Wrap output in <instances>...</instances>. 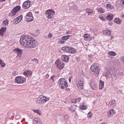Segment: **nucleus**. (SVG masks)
Returning <instances> with one entry per match:
<instances>
[{
  "label": "nucleus",
  "instance_id": "obj_39",
  "mask_svg": "<svg viewBox=\"0 0 124 124\" xmlns=\"http://www.w3.org/2000/svg\"><path fill=\"white\" fill-rule=\"evenodd\" d=\"M18 72L16 71H14L12 73L13 75L14 76H16L18 74Z\"/></svg>",
  "mask_w": 124,
  "mask_h": 124
},
{
  "label": "nucleus",
  "instance_id": "obj_8",
  "mask_svg": "<svg viewBox=\"0 0 124 124\" xmlns=\"http://www.w3.org/2000/svg\"><path fill=\"white\" fill-rule=\"evenodd\" d=\"M26 79L23 77L18 76L15 78V82L18 84H22L25 82Z\"/></svg>",
  "mask_w": 124,
  "mask_h": 124
},
{
  "label": "nucleus",
  "instance_id": "obj_38",
  "mask_svg": "<svg viewBox=\"0 0 124 124\" xmlns=\"http://www.w3.org/2000/svg\"><path fill=\"white\" fill-rule=\"evenodd\" d=\"M20 116L19 115V114H17V115L15 116V118L16 120H17L20 118Z\"/></svg>",
  "mask_w": 124,
  "mask_h": 124
},
{
  "label": "nucleus",
  "instance_id": "obj_52",
  "mask_svg": "<svg viewBox=\"0 0 124 124\" xmlns=\"http://www.w3.org/2000/svg\"><path fill=\"white\" fill-rule=\"evenodd\" d=\"M120 17L122 18H124V14H122L120 15Z\"/></svg>",
  "mask_w": 124,
  "mask_h": 124
},
{
  "label": "nucleus",
  "instance_id": "obj_11",
  "mask_svg": "<svg viewBox=\"0 0 124 124\" xmlns=\"http://www.w3.org/2000/svg\"><path fill=\"white\" fill-rule=\"evenodd\" d=\"M49 97L47 98L42 95H40L37 98V101H48L49 100Z\"/></svg>",
  "mask_w": 124,
  "mask_h": 124
},
{
  "label": "nucleus",
  "instance_id": "obj_53",
  "mask_svg": "<svg viewBox=\"0 0 124 124\" xmlns=\"http://www.w3.org/2000/svg\"><path fill=\"white\" fill-rule=\"evenodd\" d=\"M55 76L53 75L52 76H51V79L53 81H54V79H53V78H54V77H55Z\"/></svg>",
  "mask_w": 124,
  "mask_h": 124
},
{
  "label": "nucleus",
  "instance_id": "obj_7",
  "mask_svg": "<svg viewBox=\"0 0 124 124\" xmlns=\"http://www.w3.org/2000/svg\"><path fill=\"white\" fill-rule=\"evenodd\" d=\"M25 19L27 22H29L33 20V17L31 12H29L27 13L25 16Z\"/></svg>",
  "mask_w": 124,
  "mask_h": 124
},
{
  "label": "nucleus",
  "instance_id": "obj_24",
  "mask_svg": "<svg viewBox=\"0 0 124 124\" xmlns=\"http://www.w3.org/2000/svg\"><path fill=\"white\" fill-rule=\"evenodd\" d=\"M14 50L15 51L17 52V54H21L22 52V49L18 48H16Z\"/></svg>",
  "mask_w": 124,
  "mask_h": 124
},
{
  "label": "nucleus",
  "instance_id": "obj_35",
  "mask_svg": "<svg viewBox=\"0 0 124 124\" xmlns=\"http://www.w3.org/2000/svg\"><path fill=\"white\" fill-rule=\"evenodd\" d=\"M0 64L1 65V67L3 68L6 65V64L2 61V60L0 62Z\"/></svg>",
  "mask_w": 124,
  "mask_h": 124
},
{
  "label": "nucleus",
  "instance_id": "obj_29",
  "mask_svg": "<svg viewBox=\"0 0 124 124\" xmlns=\"http://www.w3.org/2000/svg\"><path fill=\"white\" fill-rule=\"evenodd\" d=\"M108 54H109V57L110 55L111 56H114L116 55V54L114 52L112 51H110L108 53Z\"/></svg>",
  "mask_w": 124,
  "mask_h": 124
},
{
  "label": "nucleus",
  "instance_id": "obj_5",
  "mask_svg": "<svg viewBox=\"0 0 124 124\" xmlns=\"http://www.w3.org/2000/svg\"><path fill=\"white\" fill-rule=\"evenodd\" d=\"M55 13V12L53 10L48 9L46 12V16L48 19H51L53 18Z\"/></svg>",
  "mask_w": 124,
  "mask_h": 124
},
{
  "label": "nucleus",
  "instance_id": "obj_36",
  "mask_svg": "<svg viewBox=\"0 0 124 124\" xmlns=\"http://www.w3.org/2000/svg\"><path fill=\"white\" fill-rule=\"evenodd\" d=\"M31 62H34L35 64L37 63L38 62V60L37 59H33L31 60Z\"/></svg>",
  "mask_w": 124,
  "mask_h": 124
},
{
  "label": "nucleus",
  "instance_id": "obj_10",
  "mask_svg": "<svg viewBox=\"0 0 124 124\" xmlns=\"http://www.w3.org/2000/svg\"><path fill=\"white\" fill-rule=\"evenodd\" d=\"M31 1L27 0L24 2L23 4L22 7L24 9H27L30 7Z\"/></svg>",
  "mask_w": 124,
  "mask_h": 124
},
{
  "label": "nucleus",
  "instance_id": "obj_2",
  "mask_svg": "<svg viewBox=\"0 0 124 124\" xmlns=\"http://www.w3.org/2000/svg\"><path fill=\"white\" fill-rule=\"evenodd\" d=\"M100 70V69L99 67L97 66L94 65V66H92L90 69L91 71H92L93 74L96 76H98L99 75V72Z\"/></svg>",
  "mask_w": 124,
  "mask_h": 124
},
{
  "label": "nucleus",
  "instance_id": "obj_64",
  "mask_svg": "<svg viewBox=\"0 0 124 124\" xmlns=\"http://www.w3.org/2000/svg\"><path fill=\"white\" fill-rule=\"evenodd\" d=\"M100 124H105V123H102Z\"/></svg>",
  "mask_w": 124,
  "mask_h": 124
},
{
  "label": "nucleus",
  "instance_id": "obj_50",
  "mask_svg": "<svg viewBox=\"0 0 124 124\" xmlns=\"http://www.w3.org/2000/svg\"><path fill=\"white\" fill-rule=\"evenodd\" d=\"M124 74L123 72H119L118 74V75H122L123 76V75Z\"/></svg>",
  "mask_w": 124,
  "mask_h": 124
},
{
  "label": "nucleus",
  "instance_id": "obj_42",
  "mask_svg": "<svg viewBox=\"0 0 124 124\" xmlns=\"http://www.w3.org/2000/svg\"><path fill=\"white\" fill-rule=\"evenodd\" d=\"M64 117V118L65 120H66L67 119L68 117V115H65L64 116H63Z\"/></svg>",
  "mask_w": 124,
  "mask_h": 124
},
{
  "label": "nucleus",
  "instance_id": "obj_17",
  "mask_svg": "<svg viewBox=\"0 0 124 124\" xmlns=\"http://www.w3.org/2000/svg\"><path fill=\"white\" fill-rule=\"evenodd\" d=\"M69 58V57L68 56L65 55H62L61 57V59L63 61L66 62L68 61Z\"/></svg>",
  "mask_w": 124,
  "mask_h": 124
},
{
  "label": "nucleus",
  "instance_id": "obj_62",
  "mask_svg": "<svg viewBox=\"0 0 124 124\" xmlns=\"http://www.w3.org/2000/svg\"><path fill=\"white\" fill-rule=\"evenodd\" d=\"M111 39H113V37L112 36H111Z\"/></svg>",
  "mask_w": 124,
  "mask_h": 124
},
{
  "label": "nucleus",
  "instance_id": "obj_43",
  "mask_svg": "<svg viewBox=\"0 0 124 124\" xmlns=\"http://www.w3.org/2000/svg\"><path fill=\"white\" fill-rule=\"evenodd\" d=\"M70 9L73 10L74 11H76V10H75L76 9L75 8V7L73 8V6H72V7H71L70 8Z\"/></svg>",
  "mask_w": 124,
  "mask_h": 124
},
{
  "label": "nucleus",
  "instance_id": "obj_47",
  "mask_svg": "<svg viewBox=\"0 0 124 124\" xmlns=\"http://www.w3.org/2000/svg\"><path fill=\"white\" fill-rule=\"evenodd\" d=\"M59 42L61 44H63L65 42V41H63V40H60L59 41Z\"/></svg>",
  "mask_w": 124,
  "mask_h": 124
},
{
  "label": "nucleus",
  "instance_id": "obj_14",
  "mask_svg": "<svg viewBox=\"0 0 124 124\" xmlns=\"http://www.w3.org/2000/svg\"><path fill=\"white\" fill-rule=\"evenodd\" d=\"M83 81H81L79 82L77 84L78 88L80 90H82L83 89Z\"/></svg>",
  "mask_w": 124,
  "mask_h": 124
},
{
  "label": "nucleus",
  "instance_id": "obj_45",
  "mask_svg": "<svg viewBox=\"0 0 124 124\" xmlns=\"http://www.w3.org/2000/svg\"><path fill=\"white\" fill-rule=\"evenodd\" d=\"M81 100V99L80 98H76L74 100V101H80V100Z\"/></svg>",
  "mask_w": 124,
  "mask_h": 124
},
{
  "label": "nucleus",
  "instance_id": "obj_4",
  "mask_svg": "<svg viewBox=\"0 0 124 124\" xmlns=\"http://www.w3.org/2000/svg\"><path fill=\"white\" fill-rule=\"evenodd\" d=\"M58 82L61 89L66 88L68 87V83L67 81L64 78H61L59 80Z\"/></svg>",
  "mask_w": 124,
  "mask_h": 124
},
{
  "label": "nucleus",
  "instance_id": "obj_18",
  "mask_svg": "<svg viewBox=\"0 0 124 124\" xmlns=\"http://www.w3.org/2000/svg\"><path fill=\"white\" fill-rule=\"evenodd\" d=\"M106 17L107 20L110 21L113 18V15L112 14H110L108 15Z\"/></svg>",
  "mask_w": 124,
  "mask_h": 124
},
{
  "label": "nucleus",
  "instance_id": "obj_48",
  "mask_svg": "<svg viewBox=\"0 0 124 124\" xmlns=\"http://www.w3.org/2000/svg\"><path fill=\"white\" fill-rule=\"evenodd\" d=\"M36 33L39 34L40 33V31L39 30H36L35 32Z\"/></svg>",
  "mask_w": 124,
  "mask_h": 124
},
{
  "label": "nucleus",
  "instance_id": "obj_61",
  "mask_svg": "<svg viewBox=\"0 0 124 124\" xmlns=\"http://www.w3.org/2000/svg\"><path fill=\"white\" fill-rule=\"evenodd\" d=\"M71 78H69V81L70 82H71Z\"/></svg>",
  "mask_w": 124,
  "mask_h": 124
},
{
  "label": "nucleus",
  "instance_id": "obj_9",
  "mask_svg": "<svg viewBox=\"0 0 124 124\" xmlns=\"http://www.w3.org/2000/svg\"><path fill=\"white\" fill-rule=\"evenodd\" d=\"M55 64L57 66L58 69L60 70L62 69L64 66V63L62 62H60L59 60H56V61Z\"/></svg>",
  "mask_w": 124,
  "mask_h": 124
},
{
  "label": "nucleus",
  "instance_id": "obj_44",
  "mask_svg": "<svg viewBox=\"0 0 124 124\" xmlns=\"http://www.w3.org/2000/svg\"><path fill=\"white\" fill-rule=\"evenodd\" d=\"M52 36V33H49L48 36V37L49 38H51Z\"/></svg>",
  "mask_w": 124,
  "mask_h": 124
},
{
  "label": "nucleus",
  "instance_id": "obj_28",
  "mask_svg": "<svg viewBox=\"0 0 124 124\" xmlns=\"http://www.w3.org/2000/svg\"><path fill=\"white\" fill-rule=\"evenodd\" d=\"M114 21L115 23H117L118 24H119L120 23V19L117 18H115L114 20Z\"/></svg>",
  "mask_w": 124,
  "mask_h": 124
},
{
  "label": "nucleus",
  "instance_id": "obj_49",
  "mask_svg": "<svg viewBox=\"0 0 124 124\" xmlns=\"http://www.w3.org/2000/svg\"><path fill=\"white\" fill-rule=\"evenodd\" d=\"M73 8L75 7V8L76 9V10H76H76H77L78 9V7H77V6H76L75 5H73Z\"/></svg>",
  "mask_w": 124,
  "mask_h": 124
},
{
  "label": "nucleus",
  "instance_id": "obj_56",
  "mask_svg": "<svg viewBox=\"0 0 124 124\" xmlns=\"http://www.w3.org/2000/svg\"><path fill=\"white\" fill-rule=\"evenodd\" d=\"M72 103H77V101H71Z\"/></svg>",
  "mask_w": 124,
  "mask_h": 124
},
{
  "label": "nucleus",
  "instance_id": "obj_63",
  "mask_svg": "<svg viewBox=\"0 0 124 124\" xmlns=\"http://www.w3.org/2000/svg\"><path fill=\"white\" fill-rule=\"evenodd\" d=\"M109 25L110 26H111L112 25L110 23H109Z\"/></svg>",
  "mask_w": 124,
  "mask_h": 124
},
{
  "label": "nucleus",
  "instance_id": "obj_32",
  "mask_svg": "<svg viewBox=\"0 0 124 124\" xmlns=\"http://www.w3.org/2000/svg\"><path fill=\"white\" fill-rule=\"evenodd\" d=\"M33 111L37 113L38 115H41V111L39 109H37V110H35L34 109H32Z\"/></svg>",
  "mask_w": 124,
  "mask_h": 124
},
{
  "label": "nucleus",
  "instance_id": "obj_21",
  "mask_svg": "<svg viewBox=\"0 0 124 124\" xmlns=\"http://www.w3.org/2000/svg\"><path fill=\"white\" fill-rule=\"evenodd\" d=\"M104 84V82L102 81L101 80H100L99 81V89L100 90H102Z\"/></svg>",
  "mask_w": 124,
  "mask_h": 124
},
{
  "label": "nucleus",
  "instance_id": "obj_55",
  "mask_svg": "<svg viewBox=\"0 0 124 124\" xmlns=\"http://www.w3.org/2000/svg\"><path fill=\"white\" fill-rule=\"evenodd\" d=\"M49 75L48 74H47L46 75V78H48V77H49Z\"/></svg>",
  "mask_w": 124,
  "mask_h": 124
},
{
  "label": "nucleus",
  "instance_id": "obj_41",
  "mask_svg": "<svg viewBox=\"0 0 124 124\" xmlns=\"http://www.w3.org/2000/svg\"><path fill=\"white\" fill-rule=\"evenodd\" d=\"M87 115L88 117H91L92 116V113L90 112L88 113Z\"/></svg>",
  "mask_w": 124,
  "mask_h": 124
},
{
  "label": "nucleus",
  "instance_id": "obj_6",
  "mask_svg": "<svg viewBox=\"0 0 124 124\" xmlns=\"http://www.w3.org/2000/svg\"><path fill=\"white\" fill-rule=\"evenodd\" d=\"M21 9L20 6H17L11 11L10 12V16H15L17 12Z\"/></svg>",
  "mask_w": 124,
  "mask_h": 124
},
{
  "label": "nucleus",
  "instance_id": "obj_40",
  "mask_svg": "<svg viewBox=\"0 0 124 124\" xmlns=\"http://www.w3.org/2000/svg\"><path fill=\"white\" fill-rule=\"evenodd\" d=\"M99 18L100 19L102 20L103 21L105 20V19L104 18V17H103L101 16H99Z\"/></svg>",
  "mask_w": 124,
  "mask_h": 124
},
{
  "label": "nucleus",
  "instance_id": "obj_27",
  "mask_svg": "<svg viewBox=\"0 0 124 124\" xmlns=\"http://www.w3.org/2000/svg\"><path fill=\"white\" fill-rule=\"evenodd\" d=\"M106 7L108 9H112L114 8H113V6L112 5H111L109 4H108L107 5Z\"/></svg>",
  "mask_w": 124,
  "mask_h": 124
},
{
  "label": "nucleus",
  "instance_id": "obj_59",
  "mask_svg": "<svg viewBox=\"0 0 124 124\" xmlns=\"http://www.w3.org/2000/svg\"><path fill=\"white\" fill-rule=\"evenodd\" d=\"M6 0H0V2H2L5 1Z\"/></svg>",
  "mask_w": 124,
  "mask_h": 124
},
{
  "label": "nucleus",
  "instance_id": "obj_3",
  "mask_svg": "<svg viewBox=\"0 0 124 124\" xmlns=\"http://www.w3.org/2000/svg\"><path fill=\"white\" fill-rule=\"evenodd\" d=\"M62 50L64 51L71 54H74L76 52V49L70 46H64L62 48Z\"/></svg>",
  "mask_w": 124,
  "mask_h": 124
},
{
  "label": "nucleus",
  "instance_id": "obj_15",
  "mask_svg": "<svg viewBox=\"0 0 124 124\" xmlns=\"http://www.w3.org/2000/svg\"><path fill=\"white\" fill-rule=\"evenodd\" d=\"M114 114H115V110L113 109H111L108 112V117L110 116H112Z\"/></svg>",
  "mask_w": 124,
  "mask_h": 124
},
{
  "label": "nucleus",
  "instance_id": "obj_19",
  "mask_svg": "<svg viewBox=\"0 0 124 124\" xmlns=\"http://www.w3.org/2000/svg\"><path fill=\"white\" fill-rule=\"evenodd\" d=\"M90 85L91 88L93 90H96L97 88L96 85L95 83L91 82Z\"/></svg>",
  "mask_w": 124,
  "mask_h": 124
},
{
  "label": "nucleus",
  "instance_id": "obj_25",
  "mask_svg": "<svg viewBox=\"0 0 124 124\" xmlns=\"http://www.w3.org/2000/svg\"><path fill=\"white\" fill-rule=\"evenodd\" d=\"M70 37V35L64 36L62 37V39L63 40H67L68 39H69Z\"/></svg>",
  "mask_w": 124,
  "mask_h": 124
},
{
  "label": "nucleus",
  "instance_id": "obj_31",
  "mask_svg": "<svg viewBox=\"0 0 124 124\" xmlns=\"http://www.w3.org/2000/svg\"><path fill=\"white\" fill-rule=\"evenodd\" d=\"M83 37L87 41L89 37V35L88 34H85L83 36Z\"/></svg>",
  "mask_w": 124,
  "mask_h": 124
},
{
  "label": "nucleus",
  "instance_id": "obj_23",
  "mask_svg": "<svg viewBox=\"0 0 124 124\" xmlns=\"http://www.w3.org/2000/svg\"><path fill=\"white\" fill-rule=\"evenodd\" d=\"M34 120L36 122V124H42V122L39 119L35 118Z\"/></svg>",
  "mask_w": 124,
  "mask_h": 124
},
{
  "label": "nucleus",
  "instance_id": "obj_60",
  "mask_svg": "<svg viewBox=\"0 0 124 124\" xmlns=\"http://www.w3.org/2000/svg\"><path fill=\"white\" fill-rule=\"evenodd\" d=\"M75 110L74 109H72L71 110V112H75Z\"/></svg>",
  "mask_w": 124,
  "mask_h": 124
},
{
  "label": "nucleus",
  "instance_id": "obj_57",
  "mask_svg": "<svg viewBox=\"0 0 124 124\" xmlns=\"http://www.w3.org/2000/svg\"><path fill=\"white\" fill-rule=\"evenodd\" d=\"M66 90L67 91H70V89L69 88H68L66 89Z\"/></svg>",
  "mask_w": 124,
  "mask_h": 124
},
{
  "label": "nucleus",
  "instance_id": "obj_33",
  "mask_svg": "<svg viewBox=\"0 0 124 124\" xmlns=\"http://www.w3.org/2000/svg\"><path fill=\"white\" fill-rule=\"evenodd\" d=\"M86 12L88 14H91L92 13V10L91 9L87 8L86 9Z\"/></svg>",
  "mask_w": 124,
  "mask_h": 124
},
{
  "label": "nucleus",
  "instance_id": "obj_51",
  "mask_svg": "<svg viewBox=\"0 0 124 124\" xmlns=\"http://www.w3.org/2000/svg\"><path fill=\"white\" fill-rule=\"evenodd\" d=\"M66 34H68L71 33V32L70 31H66Z\"/></svg>",
  "mask_w": 124,
  "mask_h": 124
},
{
  "label": "nucleus",
  "instance_id": "obj_12",
  "mask_svg": "<svg viewBox=\"0 0 124 124\" xmlns=\"http://www.w3.org/2000/svg\"><path fill=\"white\" fill-rule=\"evenodd\" d=\"M23 16L22 15H20L15 19L14 20V23L16 24L19 23L22 19Z\"/></svg>",
  "mask_w": 124,
  "mask_h": 124
},
{
  "label": "nucleus",
  "instance_id": "obj_16",
  "mask_svg": "<svg viewBox=\"0 0 124 124\" xmlns=\"http://www.w3.org/2000/svg\"><path fill=\"white\" fill-rule=\"evenodd\" d=\"M7 28L6 27H2L0 29V35L1 36L4 35V33L6 31Z\"/></svg>",
  "mask_w": 124,
  "mask_h": 124
},
{
  "label": "nucleus",
  "instance_id": "obj_46",
  "mask_svg": "<svg viewBox=\"0 0 124 124\" xmlns=\"http://www.w3.org/2000/svg\"><path fill=\"white\" fill-rule=\"evenodd\" d=\"M120 60L122 61V62L123 63V62L124 61V57H121L120 58Z\"/></svg>",
  "mask_w": 124,
  "mask_h": 124
},
{
  "label": "nucleus",
  "instance_id": "obj_30",
  "mask_svg": "<svg viewBox=\"0 0 124 124\" xmlns=\"http://www.w3.org/2000/svg\"><path fill=\"white\" fill-rule=\"evenodd\" d=\"M106 73L104 74V75L106 77H107L110 74V71L108 69H107L106 70Z\"/></svg>",
  "mask_w": 124,
  "mask_h": 124
},
{
  "label": "nucleus",
  "instance_id": "obj_13",
  "mask_svg": "<svg viewBox=\"0 0 124 124\" xmlns=\"http://www.w3.org/2000/svg\"><path fill=\"white\" fill-rule=\"evenodd\" d=\"M32 74V72L30 70H25L23 73L24 75L26 77L31 76Z\"/></svg>",
  "mask_w": 124,
  "mask_h": 124
},
{
  "label": "nucleus",
  "instance_id": "obj_22",
  "mask_svg": "<svg viewBox=\"0 0 124 124\" xmlns=\"http://www.w3.org/2000/svg\"><path fill=\"white\" fill-rule=\"evenodd\" d=\"M104 33L106 35L108 36L109 35V36L110 35L111 33V31L110 30H106L104 31Z\"/></svg>",
  "mask_w": 124,
  "mask_h": 124
},
{
  "label": "nucleus",
  "instance_id": "obj_58",
  "mask_svg": "<svg viewBox=\"0 0 124 124\" xmlns=\"http://www.w3.org/2000/svg\"><path fill=\"white\" fill-rule=\"evenodd\" d=\"M87 91L85 90H84V91H83V93H87Z\"/></svg>",
  "mask_w": 124,
  "mask_h": 124
},
{
  "label": "nucleus",
  "instance_id": "obj_34",
  "mask_svg": "<svg viewBox=\"0 0 124 124\" xmlns=\"http://www.w3.org/2000/svg\"><path fill=\"white\" fill-rule=\"evenodd\" d=\"M9 21L7 20H5L2 22L3 24H4L5 26H7L8 24Z\"/></svg>",
  "mask_w": 124,
  "mask_h": 124
},
{
  "label": "nucleus",
  "instance_id": "obj_26",
  "mask_svg": "<svg viewBox=\"0 0 124 124\" xmlns=\"http://www.w3.org/2000/svg\"><path fill=\"white\" fill-rule=\"evenodd\" d=\"M80 108L81 110H85L87 109V107L84 105H81L80 106Z\"/></svg>",
  "mask_w": 124,
  "mask_h": 124
},
{
  "label": "nucleus",
  "instance_id": "obj_54",
  "mask_svg": "<svg viewBox=\"0 0 124 124\" xmlns=\"http://www.w3.org/2000/svg\"><path fill=\"white\" fill-rule=\"evenodd\" d=\"M46 101H45V102H44V101H43H43H41V102H39V103H42V104H43L44 103V102L45 103H46Z\"/></svg>",
  "mask_w": 124,
  "mask_h": 124
},
{
  "label": "nucleus",
  "instance_id": "obj_1",
  "mask_svg": "<svg viewBox=\"0 0 124 124\" xmlns=\"http://www.w3.org/2000/svg\"><path fill=\"white\" fill-rule=\"evenodd\" d=\"M20 42L21 44L24 47H28L31 48L36 46L37 44L35 40L31 41L30 38L25 35H23L21 38Z\"/></svg>",
  "mask_w": 124,
  "mask_h": 124
},
{
  "label": "nucleus",
  "instance_id": "obj_20",
  "mask_svg": "<svg viewBox=\"0 0 124 124\" xmlns=\"http://www.w3.org/2000/svg\"><path fill=\"white\" fill-rule=\"evenodd\" d=\"M115 101H109L108 102H106V103L107 104H108V105L109 106L113 107L115 105Z\"/></svg>",
  "mask_w": 124,
  "mask_h": 124
},
{
  "label": "nucleus",
  "instance_id": "obj_37",
  "mask_svg": "<svg viewBox=\"0 0 124 124\" xmlns=\"http://www.w3.org/2000/svg\"><path fill=\"white\" fill-rule=\"evenodd\" d=\"M98 10L100 12L102 13H103L104 12V11L103 10V8H97Z\"/></svg>",
  "mask_w": 124,
  "mask_h": 124
}]
</instances>
